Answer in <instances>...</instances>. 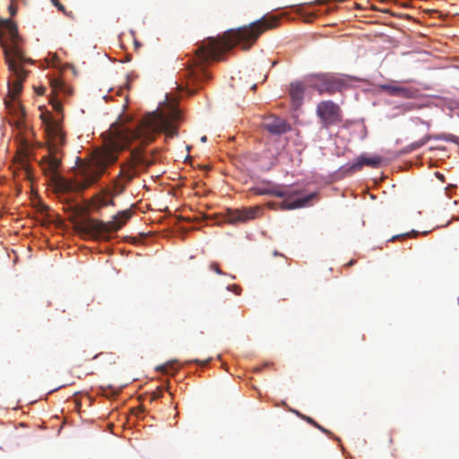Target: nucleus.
<instances>
[{
	"label": "nucleus",
	"mask_w": 459,
	"mask_h": 459,
	"mask_svg": "<svg viewBox=\"0 0 459 459\" xmlns=\"http://www.w3.org/2000/svg\"><path fill=\"white\" fill-rule=\"evenodd\" d=\"M179 118V110L176 107H169L167 111L157 109L147 113L134 129L124 125H112L104 146L93 152L91 162L77 168L74 180H67L58 170L65 134L59 120L48 117L44 123L48 155L42 158L41 169L56 192H79L95 183L117 160L118 152L129 148V157L121 164L117 178L106 189L105 198L113 199L124 191L126 183L154 162L148 157L144 148L155 140L156 134L162 132L169 138L177 135L176 122Z\"/></svg>",
	"instance_id": "obj_1"
},
{
	"label": "nucleus",
	"mask_w": 459,
	"mask_h": 459,
	"mask_svg": "<svg viewBox=\"0 0 459 459\" xmlns=\"http://www.w3.org/2000/svg\"><path fill=\"white\" fill-rule=\"evenodd\" d=\"M278 22L279 19L275 16H264L251 22L248 26L230 30L221 37L207 38L195 50L196 61L194 66L186 70V75L194 82L207 80L209 74L204 67V63L220 60L223 53L237 45H240L243 49L250 48L262 33L277 27Z\"/></svg>",
	"instance_id": "obj_2"
},
{
	"label": "nucleus",
	"mask_w": 459,
	"mask_h": 459,
	"mask_svg": "<svg viewBox=\"0 0 459 459\" xmlns=\"http://www.w3.org/2000/svg\"><path fill=\"white\" fill-rule=\"evenodd\" d=\"M75 217V228L78 231L85 233L93 238L109 240L111 234L118 231L132 217V208L118 212L112 221L104 222L88 216L93 209L94 203H66Z\"/></svg>",
	"instance_id": "obj_3"
},
{
	"label": "nucleus",
	"mask_w": 459,
	"mask_h": 459,
	"mask_svg": "<svg viewBox=\"0 0 459 459\" xmlns=\"http://www.w3.org/2000/svg\"><path fill=\"white\" fill-rule=\"evenodd\" d=\"M0 30L8 34L11 40L9 46L3 44L4 59L11 73L8 81L9 94L13 100L22 92V83L27 77V72L23 69L25 64H31L32 60L24 56L18 45V29L16 23L6 19L1 21Z\"/></svg>",
	"instance_id": "obj_4"
},
{
	"label": "nucleus",
	"mask_w": 459,
	"mask_h": 459,
	"mask_svg": "<svg viewBox=\"0 0 459 459\" xmlns=\"http://www.w3.org/2000/svg\"><path fill=\"white\" fill-rule=\"evenodd\" d=\"M310 85L321 95L325 93L333 95L336 92H342L349 87L346 79L332 74H322L313 76Z\"/></svg>",
	"instance_id": "obj_5"
},
{
	"label": "nucleus",
	"mask_w": 459,
	"mask_h": 459,
	"mask_svg": "<svg viewBox=\"0 0 459 459\" xmlns=\"http://www.w3.org/2000/svg\"><path fill=\"white\" fill-rule=\"evenodd\" d=\"M316 116L320 119L322 127L325 129L342 120L341 108L332 100L320 101L316 106Z\"/></svg>",
	"instance_id": "obj_6"
},
{
	"label": "nucleus",
	"mask_w": 459,
	"mask_h": 459,
	"mask_svg": "<svg viewBox=\"0 0 459 459\" xmlns=\"http://www.w3.org/2000/svg\"><path fill=\"white\" fill-rule=\"evenodd\" d=\"M253 192L256 195H268L281 198H292V195L297 193L291 186L273 185L257 186L253 188Z\"/></svg>",
	"instance_id": "obj_7"
},
{
	"label": "nucleus",
	"mask_w": 459,
	"mask_h": 459,
	"mask_svg": "<svg viewBox=\"0 0 459 459\" xmlns=\"http://www.w3.org/2000/svg\"><path fill=\"white\" fill-rule=\"evenodd\" d=\"M261 214V207L256 205L253 207H243L241 209L229 210V217L231 222H245L255 219Z\"/></svg>",
	"instance_id": "obj_8"
},
{
	"label": "nucleus",
	"mask_w": 459,
	"mask_h": 459,
	"mask_svg": "<svg viewBox=\"0 0 459 459\" xmlns=\"http://www.w3.org/2000/svg\"><path fill=\"white\" fill-rule=\"evenodd\" d=\"M264 129L273 134L281 135L291 129L290 125L283 118L278 117H270L263 124Z\"/></svg>",
	"instance_id": "obj_9"
},
{
	"label": "nucleus",
	"mask_w": 459,
	"mask_h": 459,
	"mask_svg": "<svg viewBox=\"0 0 459 459\" xmlns=\"http://www.w3.org/2000/svg\"><path fill=\"white\" fill-rule=\"evenodd\" d=\"M380 88L388 95L403 99H414L419 91L414 88L403 87L396 84H383Z\"/></svg>",
	"instance_id": "obj_10"
},
{
	"label": "nucleus",
	"mask_w": 459,
	"mask_h": 459,
	"mask_svg": "<svg viewBox=\"0 0 459 459\" xmlns=\"http://www.w3.org/2000/svg\"><path fill=\"white\" fill-rule=\"evenodd\" d=\"M382 163V158L378 155H374L371 157L366 156L364 154L359 156L355 161L351 165V169L353 171L359 170L364 166H368L370 168H379Z\"/></svg>",
	"instance_id": "obj_11"
},
{
	"label": "nucleus",
	"mask_w": 459,
	"mask_h": 459,
	"mask_svg": "<svg viewBox=\"0 0 459 459\" xmlns=\"http://www.w3.org/2000/svg\"><path fill=\"white\" fill-rule=\"evenodd\" d=\"M289 94L295 108L301 106L304 95L305 87L300 82H294L290 84Z\"/></svg>",
	"instance_id": "obj_12"
},
{
	"label": "nucleus",
	"mask_w": 459,
	"mask_h": 459,
	"mask_svg": "<svg viewBox=\"0 0 459 459\" xmlns=\"http://www.w3.org/2000/svg\"><path fill=\"white\" fill-rule=\"evenodd\" d=\"M272 210L288 211L304 207L307 203H267Z\"/></svg>",
	"instance_id": "obj_13"
},
{
	"label": "nucleus",
	"mask_w": 459,
	"mask_h": 459,
	"mask_svg": "<svg viewBox=\"0 0 459 459\" xmlns=\"http://www.w3.org/2000/svg\"><path fill=\"white\" fill-rule=\"evenodd\" d=\"M50 85L52 88V91L56 93L58 91H63L65 88V84L60 79H52L50 82Z\"/></svg>",
	"instance_id": "obj_14"
},
{
	"label": "nucleus",
	"mask_w": 459,
	"mask_h": 459,
	"mask_svg": "<svg viewBox=\"0 0 459 459\" xmlns=\"http://www.w3.org/2000/svg\"><path fill=\"white\" fill-rule=\"evenodd\" d=\"M157 370L161 371L165 374H169L172 370L176 371L177 369L174 368V361H169L168 363L159 366L157 368Z\"/></svg>",
	"instance_id": "obj_15"
},
{
	"label": "nucleus",
	"mask_w": 459,
	"mask_h": 459,
	"mask_svg": "<svg viewBox=\"0 0 459 459\" xmlns=\"http://www.w3.org/2000/svg\"><path fill=\"white\" fill-rule=\"evenodd\" d=\"M304 420H306L307 423H309L310 425L314 426L315 428L318 429L322 432L326 433V434H330L329 430H327L326 429H325L324 427L319 425L313 418H311L309 416H307V417H304Z\"/></svg>",
	"instance_id": "obj_16"
},
{
	"label": "nucleus",
	"mask_w": 459,
	"mask_h": 459,
	"mask_svg": "<svg viewBox=\"0 0 459 459\" xmlns=\"http://www.w3.org/2000/svg\"><path fill=\"white\" fill-rule=\"evenodd\" d=\"M429 139H430L429 136H425V137L421 138L420 140L412 143L411 144V147L412 150H416V149L423 146L424 144H426Z\"/></svg>",
	"instance_id": "obj_17"
},
{
	"label": "nucleus",
	"mask_w": 459,
	"mask_h": 459,
	"mask_svg": "<svg viewBox=\"0 0 459 459\" xmlns=\"http://www.w3.org/2000/svg\"><path fill=\"white\" fill-rule=\"evenodd\" d=\"M51 2L63 13H65L67 16H72L70 13L66 12L65 7L58 0H51Z\"/></svg>",
	"instance_id": "obj_18"
},
{
	"label": "nucleus",
	"mask_w": 459,
	"mask_h": 459,
	"mask_svg": "<svg viewBox=\"0 0 459 459\" xmlns=\"http://www.w3.org/2000/svg\"><path fill=\"white\" fill-rule=\"evenodd\" d=\"M35 207L37 208V210L39 212H40L41 213H45L48 211V207L46 205L45 203H41V202H39V203H35Z\"/></svg>",
	"instance_id": "obj_19"
},
{
	"label": "nucleus",
	"mask_w": 459,
	"mask_h": 459,
	"mask_svg": "<svg viewBox=\"0 0 459 459\" xmlns=\"http://www.w3.org/2000/svg\"><path fill=\"white\" fill-rule=\"evenodd\" d=\"M411 235L417 236L418 232L415 230H412L411 233H405V234H400L397 236H394L390 240L394 241V239L404 238L410 237Z\"/></svg>",
	"instance_id": "obj_20"
},
{
	"label": "nucleus",
	"mask_w": 459,
	"mask_h": 459,
	"mask_svg": "<svg viewBox=\"0 0 459 459\" xmlns=\"http://www.w3.org/2000/svg\"><path fill=\"white\" fill-rule=\"evenodd\" d=\"M50 103L56 111H61L62 103L59 100H57L56 99H51Z\"/></svg>",
	"instance_id": "obj_21"
},
{
	"label": "nucleus",
	"mask_w": 459,
	"mask_h": 459,
	"mask_svg": "<svg viewBox=\"0 0 459 459\" xmlns=\"http://www.w3.org/2000/svg\"><path fill=\"white\" fill-rule=\"evenodd\" d=\"M210 269L214 271L218 274H224L222 271L220 269V266L217 263L213 262L210 264Z\"/></svg>",
	"instance_id": "obj_22"
},
{
	"label": "nucleus",
	"mask_w": 459,
	"mask_h": 459,
	"mask_svg": "<svg viewBox=\"0 0 459 459\" xmlns=\"http://www.w3.org/2000/svg\"><path fill=\"white\" fill-rule=\"evenodd\" d=\"M314 197H315L314 195H311L309 196L298 195V196L294 197L291 201H299V202H301V201H310Z\"/></svg>",
	"instance_id": "obj_23"
},
{
	"label": "nucleus",
	"mask_w": 459,
	"mask_h": 459,
	"mask_svg": "<svg viewBox=\"0 0 459 459\" xmlns=\"http://www.w3.org/2000/svg\"><path fill=\"white\" fill-rule=\"evenodd\" d=\"M162 395V390L157 389L155 392L152 394L151 401H155L157 399H160Z\"/></svg>",
	"instance_id": "obj_24"
},
{
	"label": "nucleus",
	"mask_w": 459,
	"mask_h": 459,
	"mask_svg": "<svg viewBox=\"0 0 459 459\" xmlns=\"http://www.w3.org/2000/svg\"><path fill=\"white\" fill-rule=\"evenodd\" d=\"M227 289L229 290L234 291L237 295H239L241 291V288L238 285L235 284L228 286Z\"/></svg>",
	"instance_id": "obj_25"
},
{
	"label": "nucleus",
	"mask_w": 459,
	"mask_h": 459,
	"mask_svg": "<svg viewBox=\"0 0 459 459\" xmlns=\"http://www.w3.org/2000/svg\"><path fill=\"white\" fill-rule=\"evenodd\" d=\"M8 10H9L11 16H14L16 14L17 8L13 4H11L9 5Z\"/></svg>",
	"instance_id": "obj_26"
},
{
	"label": "nucleus",
	"mask_w": 459,
	"mask_h": 459,
	"mask_svg": "<svg viewBox=\"0 0 459 459\" xmlns=\"http://www.w3.org/2000/svg\"><path fill=\"white\" fill-rule=\"evenodd\" d=\"M291 412L295 413L298 417H299L300 419L304 420V417H307V415H304L302 413H300L299 411L297 410H294V409H290V410Z\"/></svg>",
	"instance_id": "obj_27"
},
{
	"label": "nucleus",
	"mask_w": 459,
	"mask_h": 459,
	"mask_svg": "<svg viewBox=\"0 0 459 459\" xmlns=\"http://www.w3.org/2000/svg\"><path fill=\"white\" fill-rule=\"evenodd\" d=\"M415 108H416L415 105L408 104V105L405 106V110H412Z\"/></svg>",
	"instance_id": "obj_28"
},
{
	"label": "nucleus",
	"mask_w": 459,
	"mask_h": 459,
	"mask_svg": "<svg viewBox=\"0 0 459 459\" xmlns=\"http://www.w3.org/2000/svg\"><path fill=\"white\" fill-rule=\"evenodd\" d=\"M201 142L206 143L207 142V137L205 135L202 136L201 137Z\"/></svg>",
	"instance_id": "obj_29"
},
{
	"label": "nucleus",
	"mask_w": 459,
	"mask_h": 459,
	"mask_svg": "<svg viewBox=\"0 0 459 459\" xmlns=\"http://www.w3.org/2000/svg\"><path fill=\"white\" fill-rule=\"evenodd\" d=\"M251 89H252L253 91H255V89H256V83H255V82H254V83L252 84V86H251Z\"/></svg>",
	"instance_id": "obj_30"
},
{
	"label": "nucleus",
	"mask_w": 459,
	"mask_h": 459,
	"mask_svg": "<svg viewBox=\"0 0 459 459\" xmlns=\"http://www.w3.org/2000/svg\"><path fill=\"white\" fill-rule=\"evenodd\" d=\"M44 91H45V89H44V88H42L41 90H39V91H38V94H43V93H44Z\"/></svg>",
	"instance_id": "obj_31"
},
{
	"label": "nucleus",
	"mask_w": 459,
	"mask_h": 459,
	"mask_svg": "<svg viewBox=\"0 0 459 459\" xmlns=\"http://www.w3.org/2000/svg\"><path fill=\"white\" fill-rule=\"evenodd\" d=\"M437 176L441 180H444V176H443V175L437 173Z\"/></svg>",
	"instance_id": "obj_32"
},
{
	"label": "nucleus",
	"mask_w": 459,
	"mask_h": 459,
	"mask_svg": "<svg viewBox=\"0 0 459 459\" xmlns=\"http://www.w3.org/2000/svg\"><path fill=\"white\" fill-rule=\"evenodd\" d=\"M273 255H281V254H279L277 251H274L273 252Z\"/></svg>",
	"instance_id": "obj_33"
},
{
	"label": "nucleus",
	"mask_w": 459,
	"mask_h": 459,
	"mask_svg": "<svg viewBox=\"0 0 459 459\" xmlns=\"http://www.w3.org/2000/svg\"><path fill=\"white\" fill-rule=\"evenodd\" d=\"M351 264H353V261H351V262L348 264V265H351Z\"/></svg>",
	"instance_id": "obj_34"
},
{
	"label": "nucleus",
	"mask_w": 459,
	"mask_h": 459,
	"mask_svg": "<svg viewBox=\"0 0 459 459\" xmlns=\"http://www.w3.org/2000/svg\"><path fill=\"white\" fill-rule=\"evenodd\" d=\"M89 201L93 202L94 200L93 199H90Z\"/></svg>",
	"instance_id": "obj_35"
}]
</instances>
